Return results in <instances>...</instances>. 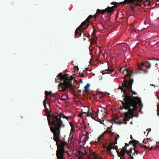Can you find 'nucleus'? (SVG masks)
<instances>
[{"label":"nucleus","mask_w":159,"mask_h":159,"mask_svg":"<svg viewBox=\"0 0 159 159\" xmlns=\"http://www.w3.org/2000/svg\"><path fill=\"white\" fill-rule=\"evenodd\" d=\"M153 59L154 60L159 61V59H155V58H153Z\"/></svg>","instance_id":"obj_47"},{"label":"nucleus","mask_w":159,"mask_h":159,"mask_svg":"<svg viewBox=\"0 0 159 159\" xmlns=\"http://www.w3.org/2000/svg\"><path fill=\"white\" fill-rule=\"evenodd\" d=\"M153 58H152V59L148 58V59L150 60V61H146L144 62H142L140 65L139 64H137L138 68L139 70L143 71L144 74L147 73L148 71V70H143L142 66H146L147 68L150 69L151 67L152 64H154L155 63L154 62V61L156 60H154Z\"/></svg>","instance_id":"obj_6"},{"label":"nucleus","mask_w":159,"mask_h":159,"mask_svg":"<svg viewBox=\"0 0 159 159\" xmlns=\"http://www.w3.org/2000/svg\"><path fill=\"white\" fill-rule=\"evenodd\" d=\"M129 145L128 144H127V143H125V146H129Z\"/></svg>","instance_id":"obj_48"},{"label":"nucleus","mask_w":159,"mask_h":159,"mask_svg":"<svg viewBox=\"0 0 159 159\" xmlns=\"http://www.w3.org/2000/svg\"><path fill=\"white\" fill-rule=\"evenodd\" d=\"M129 143L130 144H132L134 147H135L136 146V144H140L139 142L138 141H137L134 139H133L132 140L130 141L129 142Z\"/></svg>","instance_id":"obj_16"},{"label":"nucleus","mask_w":159,"mask_h":159,"mask_svg":"<svg viewBox=\"0 0 159 159\" xmlns=\"http://www.w3.org/2000/svg\"><path fill=\"white\" fill-rule=\"evenodd\" d=\"M45 99L46 100H48L47 98V96H48L50 94L52 93L51 92H48L47 91H46L45 92Z\"/></svg>","instance_id":"obj_21"},{"label":"nucleus","mask_w":159,"mask_h":159,"mask_svg":"<svg viewBox=\"0 0 159 159\" xmlns=\"http://www.w3.org/2000/svg\"><path fill=\"white\" fill-rule=\"evenodd\" d=\"M65 126V125L63 121L54 126H50L51 131L53 134V140L56 142L57 147L56 153L57 159H65L64 156L65 152V146L72 142V138L66 136H64L61 139H60L61 128Z\"/></svg>","instance_id":"obj_1"},{"label":"nucleus","mask_w":159,"mask_h":159,"mask_svg":"<svg viewBox=\"0 0 159 159\" xmlns=\"http://www.w3.org/2000/svg\"><path fill=\"white\" fill-rule=\"evenodd\" d=\"M67 75L66 74L64 75H62L61 73H59L57 76L59 80L63 82L60 81L58 86V89L59 91L63 92L65 91L68 88L73 91H74L75 87L72 85L70 81L73 80V78L72 76L70 77H67Z\"/></svg>","instance_id":"obj_3"},{"label":"nucleus","mask_w":159,"mask_h":159,"mask_svg":"<svg viewBox=\"0 0 159 159\" xmlns=\"http://www.w3.org/2000/svg\"><path fill=\"white\" fill-rule=\"evenodd\" d=\"M107 133V130H106L98 137V139L99 140L102 139L104 135Z\"/></svg>","instance_id":"obj_20"},{"label":"nucleus","mask_w":159,"mask_h":159,"mask_svg":"<svg viewBox=\"0 0 159 159\" xmlns=\"http://www.w3.org/2000/svg\"><path fill=\"white\" fill-rule=\"evenodd\" d=\"M84 25L81 26V24L76 29L75 32V37H77V38L80 37L81 34L82 32H83L86 29V28L89 26V25H88L85 27H84L82 29V28Z\"/></svg>","instance_id":"obj_7"},{"label":"nucleus","mask_w":159,"mask_h":159,"mask_svg":"<svg viewBox=\"0 0 159 159\" xmlns=\"http://www.w3.org/2000/svg\"><path fill=\"white\" fill-rule=\"evenodd\" d=\"M159 147L157 145V146H156V147H155L154 148V149H156V148H158Z\"/></svg>","instance_id":"obj_46"},{"label":"nucleus","mask_w":159,"mask_h":159,"mask_svg":"<svg viewBox=\"0 0 159 159\" xmlns=\"http://www.w3.org/2000/svg\"><path fill=\"white\" fill-rule=\"evenodd\" d=\"M142 1V0H125L124 1L120 2V4L123 5L124 4L133 3L136 1V3L135 4V6H136L139 5V4Z\"/></svg>","instance_id":"obj_10"},{"label":"nucleus","mask_w":159,"mask_h":159,"mask_svg":"<svg viewBox=\"0 0 159 159\" xmlns=\"http://www.w3.org/2000/svg\"><path fill=\"white\" fill-rule=\"evenodd\" d=\"M153 149V147L152 146H151V147L149 148L150 150H152Z\"/></svg>","instance_id":"obj_41"},{"label":"nucleus","mask_w":159,"mask_h":159,"mask_svg":"<svg viewBox=\"0 0 159 159\" xmlns=\"http://www.w3.org/2000/svg\"><path fill=\"white\" fill-rule=\"evenodd\" d=\"M85 69V70H87H87L89 71L90 72L92 70V69H91L89 68H86Z\"/></svg>","instance_id":"obj_34"},{"label":"nucleus","mask_w":159,"mask_h":159,"mask_svg":"<svg viewBox=\"0 0 159 159\" xmlns=\"http://www.w3.org/2000/svg\"><path fill=\"white\" fill-rule=\"evenodd\" d=\"M111 76H115V74H114V75H111Z\"/></svg>","instance_id":"obj_55"},{"label":"nucleus","mask_w":159,"mask_h":159,"mask_svg":"<svg viewBox=\"0 0 159 159\" xmlns=\"http://www.w3.org/2000/svg\"><path fill=\"white\" fill-rule=\"evenodd\" d=\"M111 129V128L110 127H109L106 130H110V129Z\"/></svg>","instance_id":"obj_50"},{"label":"nucleus","mask_w":159,"mask_h":159,"mask_svg":"<svg viewBox=\"0 0 159 159\" xmlns=\"http://www.w3.org/2000/svg\"><path fill=\"white\" fill-rule=\"evenodd\" d=\"M83 113H84V112H83L82 113L78 115V116H80V117L81 116Z\"/></svg>","instance_id":"obj_38"},{"label":"nucleus","mask_w":159,"mask_h":159,"mask_svg":"<svg viewBox=\"0 0 159 159\" xmlns=\"http://www.w3.org/2000/svg\"><path fill=\"white\" fill-rule=\"evenodd\" d=\"M132 139L133 138L132 137V136H131V138H130Z\"/></svg>","instance_id":"obj_59"},{"label":"nucleus","mask_w":159,"mask_h":159,"mask_svg":"<svg viewBox=\"0 0 159 159\" xmlns=\"http://www.w3.org/2000/svg\"><path fill=\"white\" fill-rule=\"evenodd\" d=\"M137 144H136V146H135V147H134V149H135V148L137 147V146L136 145Z\"/></svg>","instance_id":"obj_52"},{"label":"nucleus","mask_w":159,"mask_h":159,"mask_svg":"<svg viewBox=\"0 0 159 159\" xmlns=\"http://www.w3.org/2000/svg\"><path fill=\"white\" fill-rule=\"evenodd\" d=\"M141 147H143V146H141Z\"/></svg>","instance_id":"obj_63"},{"label":"nucleus","mask_w":159,"mask_h":159,"mask_svg":"<svg viewBox=\"0 0 159 159\" xmlns=\"http://www.w3.org/2000/svg\"><path fill=\"white\" fill-rule=\"evenodd\" d=\"M147 130L148 131V134L149 133V132L150 131H151V129L150 128L149 129H148L147 130Z\"/></svg>","instance_id":"obj_42"},{"label":"nucleus","mask_w":159,"mask_h":159,"mask_svg":"<svg viewBox=\"0 0 159 159\" xmlns=\"http://www.w3.org/2000/svg\"><path fill=\"white\" fill-rule=\"evenodd\" d=\"M114 135L115 140H117V139H118L120 137V136L118 134H115Z\"/></svg>","instance_id":"obj_27"},{"label":"nucleus","mask_w":159,"mask_h":159,"mask_svg":"<svg viewBox=\"0 0 159 159\" xmlns=\"http://www.w3.org/2000/svg\"><path fill=\"white\" fill-rule=\"evenodd\" d=\"M135 155V154L134 153H133V154L132 155H131L132 156H133V155Z\"/></svg>","instance_id":"obj_56"},{"label":"nucleus","mask_w":159,"mask_h":159,"mask_svg":"<svg viewBox=\"0 0 159 159\" xmlns=\"http://www.w3.org/2000/svg\"><path fill=\"white\" fill-rule=\"evenodd\" d=\"M140 102H139L138 101H136V108H134V109H133L131 111H129L128 109L124 108L125 110H128V111L125 112L124 113V116L125 117L123 118V121L124 122V124H125L127 123V121H129V120L131 118H132L134 116V115L133 114L134 111H136L137 109V107L139 106H143V105L142 103V102L140 98Z\"/></svg>","instance_id":"obj_5"},{"label":"nucleus","mask_w":159,"mask_h":159,"mask_svg":"<svg viewBox=\"0 0 159 159\" xmlns=\"http://www.w3.org/2000/svg\"><path fill=\"white\" fill-rule=\"evenodd\" d=\"M80 82L81 83H83V82L82 81V79L79 80Z\"/></svg>","instance_id":"obj_45"},{"label":"nucleus","mask_w":159,"mask_h":159,"mask_svg":"<svg viewBox=\"0 0 159 159\" xmlns=\"http://www.w3.org/2000/svg\"><path fill=\"white\" fill-rule=\"evenodd\" d=\"M70 124L71 127V132H73L75 131V127L71 122L70 123Z\"/></svg>","instance_id":"obj_22"},{"label":"nucleus","mask_w":159,"mask_h":159,"mask_svg":"<svg viewBox=\"0 0 159 159\" xmlns=\"http://www.w3.org/2000/svg\"><path fill=\"white\" fill-rule=\"evenodd\" d=\"M77 159H82V158L81 157H78Z\"/></svg>","instance_id":"obj_54"},{"label":"nucleus","mask_w":159,"mask_h":159,"mask_svg":"<svg viewBox=\"0 0 159 159\" xmlns=\"http://www.w3.org/2000/svg\"><path fill=\"white\" fill-rule=\"evenodd\" d=\"M117 153L118 156L120 157H124L125 153V151L122 150L121 149H119L118 151L117 152Z\"/></svg>","instance_id":"obj_14"},{"label":"nucleus","mask_w":159,"mask_h":159,"mask_svg":"<svg viewBox=\"0 0 159 159\" xmlns=\"http://www.w3.org/2000/svg\"><path fill=\"white\" fill-rule=\"evenodd\" d=\"M115 143H112L113 144L115 145L116 144H117V140H115Z\"/></svg>","instance_id":"obj_39"},{"label":"nucleus","mask_w":159,"mask_h":159,"mask_svg":"<svg viewBox=\"0 0 159 159\" xmlns=\"http://www.w3.org/2000/svg\"><path fill=\"white\" fill-rule=\"evenodd\" d=\"M45 111L47 115L48 124L50 126H54L59 123L62 122L63 121L61 120L62 117L67 119V116L61 113H57L51 115L50 114V111L48 108L45 109Z\"/></svg>","instance_id":"obj_4"},{"label":"nucleus","mask_w":159,"mask_h":159,"mask_svg":"<svg viewBox=\"0 0 159 159\" xmlns=\"http://www.w3.org/2000/svg\"><path fill=\"white\" fill-rule=\"evenodd\" d=\"M106 12H108V11L107 8L104 10H100L98 9L97 10L96 13L93 15L94 17L95 18H96V17H98L99 14H101L103 15Z\"/></svg>","instance_id":"obj_11"},{"label":"nucleus","mask_w":159,"mask_h":159,"mask_svg":"<svg viewBox=\"0 0 159 159\" xmlns=\"http://www.w3.org/2000/svg\"><path fill=\"white\" fill-rule=\"evenodd\" d=\"M120 72L123 73V74L124 73L125 71L126 73H127L126 75H125V79L128 76H129V80L130 79H132L131 77L133 76L132 71L130 70L126 69L125 67H122L121 68L120 70Z\"/></svg>","instance_id":"obj_8"},{"label":"nucleus","mask_w":159,"mask_h":159,"mask_svg":"<svg viewBox=\"0 0 159 159\" xmlns=\"http://www.w3.org/2000/svg\"><path fill=\"white\" fill-rule=\"evenodd\" d=\"M95 40V39L93 38L89 39V41L90 42V43L89 47V49L90 52H91L94 48L93 46H94Z\"/></svg>","instance_id":"obj_13"},{"label":"nucleus","mask_w":159,"mask_h":159,"mask_svg":"<svg viewBox=\"0 0 159 159\" xmlns=\"http://www.w3.org/2000/svg\"><path fill=\"white\" fill-rule=\"evenodd\" d=\"M158 143H159V142H157V143H156V145H158Z\"/></svg>","instance_id":"obj_58"},{"label":"nucleus","mask_w":159,"mask_h":159,"mask_svg":"<svg viewBox=\"0 0 159 159\" xmlns=\"http://www.w3.org/2000/svg\"><path fill=\"white\" fill-rule=\"evenodd\" d=\"M132 148H130L129 151L127 150V152H126L129 156V154H131V153H132Z\"/></svg>","instance_id":"obj_26"},{"label":"nucleus","mask_w":159,"mask_h":159,"mask_svg":"<svg viewBox=\"0 0 159 159\" xmlns=\"http://www.w3.org/2000/svg\"><path fill=\"white\" fill-rule=\"evenodd\" d=\"M97 111H98V112L97 113H96V112H95V113H94L93 112L92 113L91 117L93 119H94V117H98V112L99 111V110H98V109L97 110Z\"/></svg>","instance_id":"obj_18"},{"label":"nucleus","mask_w":159,"mask_h":159,"mask_svg":"<svg viewBox=\"0 0 159 159\" xmlns=\"http://www.w3.org/2000/svg\"><path fill=\"white\" fill-rule=\"evenodd\" d=\"M105 23H106L105 21H104V23H103V22H102V23H101V24L104 27V24H105Z\"/></svg>","instance_id":"obj_40"},{"label":"nucleus","mask_w":159,"mask_h":159,"mask_svg":"<svg viewBox=\"0 0 159 159\" xmlns=\"http://www.w3.org/2000/svg\"><path fill=\"white\" fill-rule=\"evenodd\" d=\"M93 38V39H95V43L96 44H97V42H96V41L97 40H98V37H96V36H94V37Z\"/></svg>","instance_id":"obj_32"},{"label":"nucleus","mask_w":159,"mask_h":159,"mask_svg":"<svg viewBox=\"0 0 159 159\" xmlns=\"http://www.w3.org/2000/svg\"><path fill=\"white\" fill-rule=\"evenodd\" d=\"M107 133L111 137L114 135V133L110 130H107Z\"/></svg>","instance_id":"obj_24"},{"label":"nucleus","mask_w":159,"mask_h":159,"mask_svg":"<svg viewBox=\"0 0 159 159\" xmlns=\"http://www.w3.org/2000/svg\"><path fill=\"white\" fill-rule=\"evenodd\" d=\"M122 150H123V151H125V152H127V150L126 149V148L125 147H124L123 148V149H122Z\"/></svg>","instance_id":"obj_30"},{"label":"nucleus","mask_w":159,"mask_h":159,"mask_svg":"<svg viewBox=\"0 0 159 159\" xmlns=\"http://www.w3.org/2000/svg\"><path fill=\"white\" fill-rule=\"evenodd\" d=\"M114 148H115L114 149L116 150V152H117L118 151V146H116L114 147Z\"/></svg>","instance_id":"obj_36"},{"label":"nucleus","mask_w":159,"mask_h":159,"mask_svg":"<svg viewBox=\"0 0 159 159\" xmlns=\"http://www.w3.org/2000/svg\"><path fill=\"white\" fill-rule=\"evenodd\" d=\"M130 92H132V94H130H130V95H132L133 96L132 94H134V95H136V94H137V93H136V92H134V91H133L132 90V88H131V89H130Z\"/></svg>","instance_id":"obj_29"},{"label":"nucleus","mask_w":159,"mask_h":159,"mask_svg":"<svg viewBox=\"0 0 159 159\" xmlns=\"http://www.w3.org/2000/svg\"><path fill=\"white\" fill-rule=\"evenodd\" d=\"M67 98V95L66 94H63L62 95L61 97V100L62 101L66 100Z\"/></svg>","instance_id":"obj_19"},{"label":"nucleus","mask_w":159,"mask_h":159,"mask_svg":"<svg viewBox=\"0 0 159 159\" xmlns=\"http://www.w3.org/2000/svg\"><path fill=\"white\" fill-rule=\"evenodd\" d=\"M120 159H125L124 157H120Z\"/></svg>","instance_id":"obj_53"},{"label":"nucleus","mask_w":159,"mask_h":159,"mask_svg":"<svg viewBox=\"0 0 159 159\" xmlns=\"http://www.w3.org/2000/svg\"><path fill=\"white\" fill-rule=\"evenodd\" d=\"M134 151L135 153L137 155H138L140 153L138 151L136 150L135 149H134Z\"/></svg>","instance_id":"obj_35"},{"label":"nucleus","mask_w":159,"mask_h":159,"mask_svg":"<svg viewBox=\"0 0 159 159\" xmlns=\"http://www.w3.org/2000/svg\"><path fill=\"white\" fill-rule=\"evenodd\" d=\"M79 75H80V76L82 77L83 78H84L85 76V75L82 73H81V74L80 73L79 74Z\"/></svg>","instance_id":"obj_33"},{"label":"nucleus","mask_w":159,"mask_h":159,"mask_svg":"<svg viewBox=\"0 0 159 159\" xmlns=\"http://www.w3.org/2000/svg\"><path fill=\"white\" fill-rule=\"evenodd\" d=\"M155 65H157V63H155Z\"/></svg>","instance_id":"obj_62"},{"label":"nucleus","mask_w":159,"mask_h":159,"mask_svg":"<svg viewBox=\"0 0 159 159\" xmlns=\"http://www.w3.org/2000/svg\"><path fill=\"white\" fill-rule=\"evenodd\" d=\"M144 148L145 149H147L148 148V147L147 146H146V145H144Z\"/></svg>","instance_id":"obj_43"},{"label":"nucleus","mask_w":159,"mask_h":159,"mask_svg":"<svg viewBox=\"0 0 159 159\" xmlns=\"http://www.w3.org/2000/svg\"><path fill=\"white\" fill-rule=\"evenodd\" d=\"M55 82H56L57 81V79L56 78L55 79Z\"/></svg>","instance_id":"obj_60"},{"label":"nucleus","mask_w":159,"mask_h":159,"mask_svg":"<svg viewBox=\"0 0 159 159\" xmlns=\"http://www.w3.org/2000/svg\"><path fill=\"white\" fill-rule=\"evenodd\" d=\"M132 32H133L134 31L135 32V31L134 30H132Z\"/></svg>","instance_id":"obj_57"},{"label":"nucleus","mask_w":159,"mask_h":159,"mask_svg":"<svg viewBox=\"0 0 159 159\" xmlns=\"http://www.w3.org/2000/svg\"><path fill=\"white\" fill-rule=\"evenodd\" d=\"M157 108H158V110H157V114L158 116H159V109L158 107Z\"/></svg>","instance_id":"obj_44"},{"label":"nucleus","mask_w":159,"mask_h":159,"mask_svg":"<svg viewBox=\"0 0 159 159\" xmlns=\"http://www.w3.org/2000/svg\"><path fill=\"white\" fill-rule=\"evenodd\" d=\"M123 122H120L119 123V124H123Z\"/></svg>","instance_id":"obj_51"},{"label":"nucleus","mask_w":159,"mask_h":159,"mask_svg":"<svg viewBox=\"0 0 159 159\" xmlns=\"http://www.w3.org/2000/svg\"><path fill=\"white\" fill-rule=\"evenodd\" d=\"M134 82L133 79L126 80L124 78V83H122V86H119L118 89L121 90L123 92L124 98L123 101H120L123 107V108L127 109L131 111L136 108V101L140 102V98L138 97H134L130 95L129 93L131 89L132 84Z\"/></svg>","instance_id":"obj_2"},{"label":"nucleus","mask_w":159,"mask_h":159,"mask_svg":"<svg viewBox=\"0 0 159 159\" xmlns=\"http://www.w3.org/2000/svg\"><path fill=\"white\" fill-rule=\"evenodd\" d=\"M95 30L94 29H93V31L92 34V35H93V36H95Z\"/></svg>","instance_id":"obj_31"},{"label":"nucleus","mask_w":159,"mask_h":159,"mask_svg":"<svg viewBox=\"0 0 159 159\" xmlns=\"http://www.w3.org/2000/svg\"><path fill=\"white\" fill-rule=\"evenodd\" d=\"M111 4L112 5H114V6H112V7H108L107 8V9L108 11V13H112L114 11V9L116 8L119 6L120 5V3H118V2H112Z\"/></svg>","instance_id":"obj_9"},{"label":"nucleus","mask_w":159,"mask_h":159,"mask_svg":"<svg viewBox=\"0 0 159 159\" xmlns=\"http://www.w3.org/2000/svg\"><path fill=\"white\" fill-rule=\"evenodd\" d=\"M113 145V143H111L108 146L106 147L107 151L109 152L110 155L112 154L111 150L112 149H114V148H115L114 147L112 146Z\"/></svg>","instance_id":"obj_15"},{"label":"nucleus","mask_w":159,"mask_h":159,"mask_svg":"<svg viewBox=\"0 0 159 159\" xmlns=\"http://www.w3.org/2000/svg\"><path fill=\"white\" fill-rule=\"evenodd\" d=\"M93 16L92 15H89L84 21L82 23L81 26L82 25H85L86 26L88 25H89V23L90 22L89 20L92 19Z\"/></svg>","instance_id":"obj_12"},{"label":"nucleus","mask_w":159,"mask_h":159,"mask_svg":"<svg viewBox=\"0 0 159 159\" xmlns=\"http://www.w3.org/2000/svg\"><path fill=\"white\" fill-rule=\"evenodd\" d=\"M90 86V84H87L84 87V89L86 91L88 90Z\"/></svg>","instance_id":"obj_25"},{"label":"nucleus","mask_w":159,"mask_h":159,"mask_svg":"<svg viewBox=\"0 0 159 159\" xmlns=\"http://www.w3.org/2000/svg\"><path fill=\"white\" fill-rule=\"evenodd\" d=\"M112 125L111 126H110V127L111 128H112Z\"/></svg>","instance_id":"obj_61"},{"label":"nucleus","mask_w":159,"mask_h":159,"mask_svg":"<svg viewBox=\"0 0 159 159\" xmlns=\"http://www.w3.org/2000/svg\"><path fill=\"white\" fill-rule=\"evenodd\" d=\"M76 67L77 68V69H78V66H76Z\"/></svg>","instance_id":"obj_64"},{"label":"nucleus","mask_w":159,"mask_h":159,"mask_svg":"<svg viewBox=\"0 0 159 159\" xmlns=\"http://www.w3.org/2000/svg\"><path fill=\"white\" fill-rule=\"evenodd\" d=\"M46 100H46L45 99L43 101V105L44 106L45 108V109H46V108H47V107L46 105Z\"/></svg>","instance_id":"obj_28"},{"label":"nucleus","mask_w":159,"mask_h":159,"mask_svg":"<svg viewBox=\"0 0 159 159\" xmlns=\"http://www.w3.org/2000/svg\"><path fill=\"white\" fill-rule=\"evenodd\" d=\"M129 156L130 157V159H134V157L131 154H129Z\"/></svg>","instance_id":"obj_37"},{"label":"nucleus","mask_w":159,"mask_h":159,"mask_svg":"<svg viewBox=\"0 0 159 159\" xmlns=\"http://www.w3.org/2000/svg\"><path fill=\"white\" fill-rule=\"evenodd\" d=\"M89 109H88V111L87 112H84V113L87 114L86 116H87L88 117H91L92 113L89 112Z\"/></svg>","instance_id":"obj_23"},{"label":"nucleus","mask_w":159,"mask_h":159,"mask_svg":"<svg viewBox=\"0 0 159 159\" xmlns=\"http://www.w3.org/2000/svg\"><path fill=\"white\" fill-rule=\"evenodd\" d=\"M156 7H159V4H158V6H157V3L156 4Z\"/></svg>","instance_id":"obj_49"},{"label":"nucleus","mask_w":159,"mask_h":159,"mask_svg":"<svg viewBox=\"0 0 159 159\" xmlns=\"http://www.w3.org/2000/svg\"><path fill=\"white\" fill-rule=\"evenodd\" d=\"M114 70L113 69H106L104 70L102 72L103 74H110L112 72L114 71Z\"/></svg>","instance_id":"obj_17"}]
</instances>
